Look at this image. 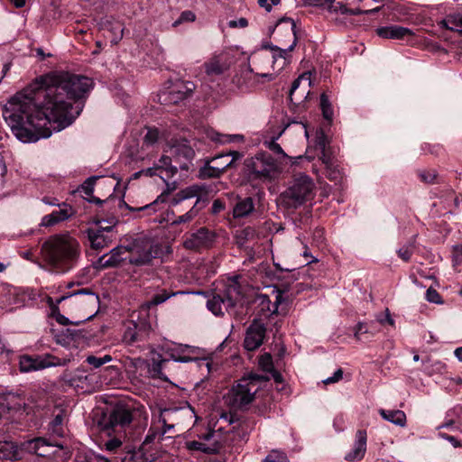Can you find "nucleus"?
Masks as SVG:
<instances>
[{
  "label": "nucleus",
  "instance_id": "6e6d98bb",
  "mask_svg": "<svg viewBox=\"0 0 462 462\" xmlns=\"http://www.w3.org/2000/svg\"><path fill=\"white\" fill-rule=\"evenodd\" d=\"M58 223L59 222H58L57 218H55L54 215L51 212V214L46 215L42 217L41 225L43 226H51Z\"/></svg>",
  "mask_w": 462,
  "mask_h": 462
},
{
  "label": "nucleus",
  "instance_id": "f704fd0d",
  "mask_svg": "<svg viewBox=\"0 0 462 462\" xmlns=\"http://www.w3.org/2000/svg\"><path fill=\"white\" fill-rule=\"evenodd\" d=\"M60 209L54 210L52 214L54 215L55 218H57L58 222H61L64 220H67L73 214V208L66 204L62 203L61 205L59 204Z\"/></svg>",
  "mask_w": 462,
  "mask_h": 462
},
{
  "label": "nucleus",
  "instance_id": "a878e982",
  "mask_svg": "<svg viewBox=\"0 0 462 462\" xmlns=\"http://www.w3.org/2000/svg\"><path fill=\"white\" fill-rule=\"evenodd\" d=\"M380 415L395 425L403 427L406 423V415L400 410H380Z\"/></svg>",
  "mask_w": 462,
  "mask_h": 462
},
{
  "label": "nucleus",
  "instance_id": "aec40b11",
  "mask_svg": "<svg viewBox=\"0 0 462 462\" xmlns=\"http://www.w3.org/2000/svg\"><path fill=\"white\" fill-rule=\"evenodd\" d=\"M199 349L189 345H175L169 348L168 355L171 359L180 363H189L198 359Z\"/></svg>",
  "mask_w": 462,
  "mask_h": 462
},
{
  "label": "nucleus",
  "instance_id": "1a4fd4ad",
  "mask_svg": "<svg viewBox=\"0 0 462 462\" xmlns=\"http://www.w3.org/2000/svg\"><path fill=\"white\" fill-rule=\"evenodd\" d=\"M132 420L131 410L125 405L118 404L104 416L103 430L108 436H112V434L123 436L130 429Z\"/></svg>",
  "mask_w": 462,
  "mask_h": 462
},
{
  "label": "nucleus",
  "instance_id": "e433bc0d",
  "mask_svg": "<svg viewBox=\"0 0 462 462\" xmlns=\"http://www.w3.org/2000/svg\"><path fill=\"white\" fill-rule=\"evenodd\" d=\"M320 108L323 117L328 121H331L333 118V109L329 99L325 93L320 95Z\"/></svg>",
  "mask_w": 462,
  "mask_h": 462
},
{
  "label": "nucleus",
  "instance_id": "f257e3e1",
  "mask_svg": "<svg viewBox=\"0 0 462 462\" xmlns=\"http://www.w3.org/2000/svg\"><path fill=\"white\" fill-rule=\"evenodd\" d=\"M92 86L91 79L69 72L42 76L8 100L3 116L19 141L35 143L71 125L81 109L73 103Z\"/></svg>",
  "mask_w": 462,
  "mask_h": 462
},
{
  "label": "nucleus",
  "instance_id": "ddd939ff",
  "mask_svg": "<svg viewBox=\"0 0 462 462\" xmlns=\"http://www.w3.org/2000/svg\"><path fill=\"white\" fill-rule=\"evenodd\" d=\"M83 233L87 236L91 248L95 250H101L109 246L115 238L112 226L100 227L96 226L87 228Z\"/></svg>",
  "mask_w": 462,
  "mask_h": 462
},
{
  "label": "nucleus",
  "instance_id": "58836bf2",
  "mask_svg": "<svg viewBox=\"0 0 462 462\" xmlns=\"http://www.w3.org/2000/svg\"><path fill=\"white\" fill-rule=\"evenodd\" d=\"M287 21L290 22L291 24V31L294 34V40H293V42L288 47V49H281L278 47L276 48V51H278L277 56L280 58H283V59L286 58V56L289 52L293 51V49L295 48V46L297 44V37H296V31H295L296 24L292 19H288ZM273 58L276 59V55H274Z\"/></svg>",
  "mask_w": 462,
  "mask_h": 462
},
{
  "label": "nucleus",
  "instance_id": "ea45409f",
  "mask_svg": "<svg viewBox=\"0 0 462 462\" xmlns=\"http://www.w3.org/2000/svg\"><path fill=\"white\" fill-rule=\"evenodd\" d=\"M110 361H112V356L110 355H105L103 356H88L86 358V362L94 368H99Z\"/></svg>",
  "mask_w": 462,
  "mask_h": 462
},
{
  "label": "nucleus",
  "instance_id": "a18cd8bd",
  "mask_svg": "<svg viewBox=\"0 0 462 462\" xmlns=\"http://www.w3.org/2000/svg\"><path fill=\"white\" fill-rule=\"evenodd\" d=\"M413 247H414L413 242H411V243L403 245L397 251L398 256L404 262L410 261L411 257L413 254Z\"/></svg>",
  "mask_w": 462,
  "mask_h": 462
},
{
  "label": "nucleus",
  "instance_id": "f8f14e48",
  "mask_svg": "<svg viewBox=\"0 0 462 462\" xmlns=\"http://www.w3.org/2000/svg\"><path fill=\"white\" fill-rule=\"evenodd\" d=\"M166 152L173 157L174 162L179 165L180 169L184 171L189 169V162H190L195 156V152L187 140H175L171 142Z\"/></svg>",
  "mask_w": 462,
  "mask_h": 462
},
{
  "label": "nucleus",
  "instance_id": "6ab92c4d",
  "mask_svg": "<svg viewBox=\"0 0 462 462\" xmlns=\"http://www.w3.org/2000/svg\"><path fill=\"white\" fill-rule=\"evenodd\" d=\"M367 433L365 430H358L352 449L345 455L347 462H357L364 458L366 452Z\"/></svg>",
  "mask_w": 462,
  "mask_h": 462
},
{
  "label": "nucleus",
  "instance_id": "2eb2a0df",
  "mask_svg": "<svg viewBox=\"0 0 462 462\" xmlns=\"http://www.w3.org/2000/svg\"><path fill=\"white\" fill-rule=\"evenodd\" d=\"M266 328L265 326L256 320L246 329L245 337L244 339V347L247 351H254L260 347L265 337Z\"/></svg>",
  "mask_w": 462,
  "mask_h": 462
},
{
  "label": "nucleus",
  "instance_id": "b1692460",
  "mask_svg": "<svg viewBox=\"0 0 462 462\" xmlns=\"http://www.w3.org/2000/svg\"><path fill=\"white\" fill-rule=\"evenodd\" d=\"M439 24L441 28L462 33V14H448Z\"/></svg>",
  "mask_w": 462,
  "mask_h": 462
},
{
  "label": "nucleus",
  "instance_id": "dca6fc26",
  "mask_svg": "<svg viewBox=\"0 0 462 462\" xmlns=\"http://www.w3.org/2000/svg\"><path fill=\"white\" fill-rule=\"evenodd\" d=\"M233 83L241 92H249L256 86L258 81L255 79L250 65L245 64L233 78Z\"/></svg>",
  "mask_w": 462,
  "mask_h": 462
},
{
  "label": "nucleus",
  "instance_id": "13d9d810",
  "mask_svg": "<svg viewBox=\"0 0 462 462\" xmlns=\"http://www.w3.org/2000/svg\"><path fill=\"white\" fill-rule=\"evenodd\" d=\"M228 25L231 28H237V27L245 28L248 25V21L245 18L242 17V18H239L238 20L229 21Z\"/></svg>",
  "mask_w": 462,
  "mask_h": 462
},
{
  "label": "nucleus",
  "instance_id": "4be33fe9",
  "mask_svg": "<svg viewBox=\"0 0 462 462\" xmlns=\"http://www.w3.org/2000/svg\"><path fill=\"white\" fill-rule=\"evenodd\" d=\"M208 189L206 185L195 184L189 186L175 194V196L172 198L171 201V205L177 206L185 199H189L195 197L201 198L203 195L208 194Z\"/></svg>",
  "mask_w": 462,
  "mask_h": 462
},
{
  "label": "nucleus",
  "instance_id": "393cba45",
  "mask_svg": "<svg viewBox=\"0 0 462 462\" xmlns=\"http://www.w3.org/2000/svg\"><path fill=\"white\" fill-rule=\"evenodd\" d=\"M208 163L203 166L199 171V176L202 178H217L219 177L226 168L230 167V162H225V164H211Z\"/></svg>",
  "mask_w": 462,
  "mask_h": 462
},
{
  "label": "nucleus",
  "instance_id": "69168bd1",
  "mask_svg": "<svg viewBox=\"0 0 462 462\" xmlns=\"http://www.w3.org/2000/svg\"><path fill=\"white\" fill-rule=\"evenodd\" d=\"M453 414H456L457 417L456 421L462 425V406L455 407L452 411H449L448 412V417H452Z\"/></svg>",
  "mask_w": 462,
  "mask_h": 462
},
{
  "label": "nucleus",
  "instance_id": "864d4df0",
  "mask_svg": "<svg viewBox=\"0 0 462 462\" xmlns=\"http://www.w3.org/2000/svg\"><path fill=\"white\" fill-rule=\"evenodd\" d=\"M111 32L115 34V38L112 40V42L116 44L123 37V27L121 24L117 23L116 26H113Z\"/></svg>",
  "mask_w": 462,
  "mask_h": 462
},
{
  "label": "nucleus",
  "instance_id": "5fc2aeb1",
  "mask_svg": "<svg viewBox=\"0 0 462 462\" xmlns=\"http://www.w3.org/2000/svg\"><path fill=\"white\" fill-rule=\"evenodd\" d=\"M82 462H109L106 458L95 453L87 454Z\"/></svg>",
  "mask_w": 462,
  "mask_h": 462
},
{
  "label": "nucleus",
  "instance_id": "bf43d9fd",
  "mask_svg": "<svg viewBox=\"0 0 462 462\" xmlns=\"http://www.w3.org/2000/svg\"><path fill=\"white\" fill-rule=\"evenodd\" d=\"M327 144V139L325 134L321 132L316 139V147L318 149H320L322 152L324 153Z\"/></svg>",
  "mask_w": 462,
  "mask_h": 462
},
{
  "label": "nucleus",
  "instance_id": "473e14b6",
  "mask_svg": "<svg viewBox=\"0 0 462 462\" xmlns=\"http://www.w3.org/2000/svg\"><path fill=\"white\" fill-rule=\"evenodd\" d=\"M185 291H176V292H168L166 290H162L159 292L155 293L152 299L149 301V306H156L159 304L163 303L168 299H170L171 296L177 295V294H184Z\"/></svg>",
  "mask_w": 462,
  "mask_h": 462
},
{
  "label": "nucleus",
  "instance_id": "72a5a7b5",
  "mask_svg": "<svg viewBox=\"0 0 462 462\" xmlns=\"http://www.w3.org/2000/svg\"><path fill=\"white\" fill-rule=\"evenodd\" d=\"M5 296L8 305L19 304L23 300L21 299V289L15 287H7Z\"/></svg>",
  "mask_w": 462,
  "mask_h": 462
},
{
  "label": "nucleus",
  "instance_id": "a19ab883",
  "mask_svg": "<svg viewBox=\"0 0 462 462\" xmlns=\"http://www.w3.org/2000/svg\"><path fill=\"white\" fill-rule=\"evenodd\" d=\"M100 176H91L88 178L79 187V190H81L86 196H92L94 192V186L96 184L97 180H98Z\"/></svg>",
  "mask_w": 462,
  "mask_h": 462
},
{
  "label": "nucleus",
  "instance_id": "cd10ccee",
  "mask_svg": "<svg viewBox=\"0 0 462 462\" xmlns=\"http://www.w3.org/2000/svg\"><path fill=\"white\" fill-rule=\"evenodd\" d=\"M204 67L206 74L208 77L221 75L226 69L225 65L220 62L218 57H213L204 64Z\"/></svg>",
  "mask_w": 462,
  "mask_h": 462
},
{
  "label": "nucleus",
  "instance_id": "052dcab7",
  "mask_svg": "<svg viewBox=\"0 0 462 462\" xmlns=\"http://www.w3.org/2000/svg\"><path fill=\"white\" fill-rule=\"evenodd\" d=\"M225 155H226V159H228V157H231L230 160H228L227 162H230V167L233 165V163L241 159L243 157V154L238 152V151H229L228 152L226 153H224Z\"/></svg>",
  "mask_w": 462,
  "mask_h": 462
},
{
  "label": "nucleus",
  "instance_id": "e2e57ef3",
  "mask_svg": "<svg viewBox=\"0 0 462 462\" xmlns=\"http://www.w3.org/2000/svg\"><path fill=\"white\" fill-rule=\"evenodd\" d=\"M270 303H271V301H270L268 296H266V295L261 296V304L263 306L267 305L269 311H271L272 313H276L278 311V305H277L278 301L276 300V302L273 306V309L269 308Z\"/></svg>",
  "mask_w": 462,
  "mask_h": 462
},
{
  "label": "nucleus",
  "instance_id": "774afa93",
  "mask_svg": "<svg viewBox=\"0 0 462 462\" xmlns=\"http://www.w3.org/2000/svg\"><path fill=\"white\" fill-rule=\"evenodd\" d=\"M141 453H142L141 450L133 451L132 453H130V459L133 460L134 462H147L148 461L147 458H140L139 457Z\"/></svg>",
  "mask_w": 462,
  "mask_h": 462
},
{
  "label": "nucleus",
  "instance_id": "3c124183",
  "mask_svg": "<svg viewBox=\"0 0 462 462\" xmlns=\"http://www.w3.org/2000/svg\"><path fill=\"white\" fill-rule=\"evenodd\" d=\"M426 299L428 301L432 302V303H440L441 302V297H440L439 293L432 288H430L427 290Z\"/></svg>",
  "mask_w": 462,
  "mask_h": 462
},
{
  "label": "nucleus",
  "instance_id": "603ef678",
  "mask_svg": "<svg viewBox=\"0 0 462 462\" xmlns=\"http://www.w3.org/2000/svg\"><path fill=\"white\" fill-rule=\"evenodd\" d=\"M453 263L455 266L462 263V245L453 247Z\"/></svg>",
  "mask_w": 462,
  "mask_h": 462
},
{
  "label": "nucleus",
  "instance_id": "20e7f679",
  "mask_svg": "<svg viewBox=\"0 0 462 462\" xmlns=\"http://www.w3.org/2000/svg\"><path fill=\"white\" fill-rule=\"evenodd\" d=\"M151 324L145 319L128 320L123 334L122 342L129 352L136 354L150 348Z\"/></svg>",
  "mask_w": 462,
  "mask_h": 462
},
{
  "label": "nucleus",
  "instance_id": "a211bd4d",
  "mask_svg": "<svg viewBox=\"0 0 462 462\" xmlns=\"http://www.w3.org/2000/svg\"><path fill=\"white\" fill-rule=\"evenodd\" d=\"M129 247L116 246L109 254H105L98 259V264L102 268H111L118 266L122 262L128 261Z\"/></svg>",
  "mask_w": 462,
  "mask_h": 462
},
{
  "label": "nucleus",
  "instance_id": "2f4dec72",
  "mask_svg": "<svg viewBox=\"0 0 462 462\" xmlns=\"http://www.w3.org/2000/svg\"><path fill=\"white\" fill-rule=\"evenodd\" d=\"M209 136L212 141L219 143L241 142L244 140V136L241 134H221L219 133H212Z\"/></svg>",
  "mask_w": 462,
  "mask_h": 462
},
{
  "label": "nucleus",
  "instance_id": "0eeeda50",
  "mask_svg": "<svg viewBox=\"0 0 462 462\" xmlns=\"http://www.w3.org/2000/svg\"><path fill=\"white\" fill-rule=\"evenodd\" d=\"M241 299L240 285L236 282H232L221 293H215L208 300L207 307L214 315H223L224 311L230 312Z\"/></svg>",
  "mask_w": 462,
  "mask_h": 462
},
{
  "label": "nucleus",
  "instance_id": "4c0bfd02",
  "mask_svg": "<svg viewBox=\"0 0 462 462\" xmlns=\"http://www.w3.org/2000/svg\"><path fill=\"white\" fill-rule=\"evenodd\" d=\"M64 420V415L63 412H60L57 414L53 420L50 423V430L52 431L53 434L61 437L63 436L64 430L62 428Z\"/></svg>",
  "mask_w": 462,
  "mask_h": 462
},
{
  "label": "nucleus",
  "instance_id": "7c9ffc66",
  "mask_svg": "<svg viewBox=\"0 0 462 462\" xmlns=\"http://www.w3.org/2000/svg\"><path fill=\"white\" fill-rule=\"evenodd\" d=\"M302 83H306L308 87H310L311 84V76L309 72H304L300 75L291 84V88L289 93V98L291 102H293V96L295 91L300 88Z\"/></svg>",
  "mask_w": 462,
  "mask_h": 462
},
{
  "label": "nucleus",
  "instance_id": "f03ea898",
  "mask_svg": "<svg viewBox=\"0 0 462 462\" xmlns=\"http://www.w3.org/2000/svg\"><path fill=\"white\" fill-rule=\"evenodd\" d=\"M42 254L51 267L59 272H67L73 267L79 255V245L69 236H53L42 244Z\"/></svg>",
  "mask_w": 462,
  "mask_h": 462
},
{
  "label": "nucleus",
  "instance_id": "39448f33",
  "mask_svg": "<svg viewBox=\"0 0 462 462\" xmlns=\"http://www.w3.org/2000/svg\"><path fill=\"white\" fill-rule=\"evenodd\" d=\"M249 175L253 180L263 182L272 181L281 173L280 162L269 152L255 154L247 162Z\"/></svg>",
  "mask_w": 462,
  "mask_h": 462
},
{
  "label": "nucleus",
  "instance_id": "4468645a",
  "mask_svg": "<svg viewBox=\"0 0 462 462\" xmlns=\"http://www.w3.org/2000/svg\"><path fill=\"white\" fill-rule=\"evenodd\" d=\"M195 89V84L190 81L174 84L168 91L159 95V100L163 105L178 104L189 96Z\"/></svg>",
  "mask_w": 462,
  "mask_h": 462
},
{
  "label": "nucleus",
  "instance_id": "c85d7f7f",
  "mask_svg": "<svg viewBox=\"0 0 462 462\" xmlns=\"http://www.w3.org/2000/svg\"><path fill=\"white\" fill-rule=\"evenodd\" d=\"M417 175L420 180L426 184L440 183L442 180L436 170H419Z\"/></svg>",
  "mask_w": 462,
  "mask_h": 462
},
{
  "label": "nucleus",
  "instance_id": "f3484780",
  "mask_svg": "<svg viewBox=\"0 0 462 462\" xmlns=\"http://www.w3.org/2000/svg\"><path fill=\"white\" fill-rule=\"evenodd\" d=\"M154 258L152 245H144L143 246L134 245L129 247L128 262L136 266H143L150 263Z\"/></svg>",
  "mask_w": 462,
  "mask_h": 462
},
{
  "label": "nucleus",
  "instance_id": "c03bdc74",
  "mask_svg": "<svg viewBox=\"0 0 462 462\" xmlns=\"http://www.w3.org/2000/svg\"><path fill=\"white\" fill-rule=\"evenodd\" d=\"M263 462H290L286 454L280 450H272L263 459Z\"/></svg>",
  "mask_w": 462,
  "mask_h": 462
},
{
  "label": "nucleus",
  "instance_id": "412c9836",
  "mask_svg": "<svg viewBox=\"0 0 462 462\" xmlns=\"http://www.w3.org/2000/svg\"><path fill=\"white\" fill-rule=\"evenodd\" d=\"M376 33L383 39L402 40L413 35L411 29L400 25L383 26L376 29Z\"/></svg>",
  "mask_w": 462,
  "mask_h": 462
},
{
  "label": "nucleus",
  "instance_id": "c9c22d12",
  "mask_svg": "<svg viewBox=\"0 0 462 462\" xmlns=\"http://www.w3.org/2000/svg\"><path fill=\"white\" fill-rule=\"evenodd\" d=\"M198 203V201L196 202ZM196 205L195 204L188 212H186L185 214L181 215V216H179L177 217L176 218H174L171 222V225L172 226H177V225H180V224H184V223H189L190 222L191 220H193L199 211L198 209H196Z\"/></svg>",
  "mask_w": 462,
  "mask_h": 462
},
{
  "label": "nucleus",
  "instance_id": "5701e85b",
  "mask_svg": "<svg viewBox=\"0 0 462 462\" xmlns=\"http://www.w3.org/2000/svg\"><path fill=\"white\" fill-rule=\"evenodd\" d=\"M254 209V200L251 197L239 199L233 208V217L242 218L247 217Z\"/></svg>",
  "mask_w": 462,
  "mask_h": 462
},
{
  "label": "nucleus",
  "instance_id": "0e129e2a",
  "mask_svg": "<svg viewBox=\"0 0 462 462\" xmlns=\"http://www.w3.org/2000/svg\"><path fill=\"white\" fill-rule=\"evenodd\" d=\"M379 11V7H376L374 9H372V10H362V9H359V8H356V9H349L348 8V12H347V14H350V15H359V14H372V13H376Z\"/></svg>",
  "mask_w": 462,
  "mask_h": 462
},
{
  "label": "nucleus",
  "instance_id": "9b49d317",
  "mask_svg": "<svg viewBox=\"0 0 462 462\" xmlns=\"http://www.w3.org/2000/svg\"><path fill=\"white\" fill-rule=\"evenodd\" d=\"M216 237L215 232L207 227H200L187 236L183 242V246L194 251L208 249L214 245Z\"/></svg>",
  "mask_w": 462,
  "mask_h": 462
},
{
  "label": "nucleus",
  "instance_id": "de8ad7c7",
  "mask_svg": "<svg viewBox=\"0 0 462 462\" xmlns=\"http://www.w3.org/2000/svg\"><path fill=\"white\" fill-rule=\"evenodd\" d=\"M196 19V15L192 11H183L180 17L173 23V26H177L182 23L193 22Z\"/></svg>",
  "mask_w": 462,
  "mask_h": 462
},
{
  "label": "nucleus",
  "instance_id": "8fccbe9b",
  "mask_svg": "<svg viewBox=\"0 0 462 462\" xmlns=\"http://www.w3.org/2000/svg\"><path fill=\"white\" fill-rule=\"evenodd\" d=\"M328 11L330 13H340L342 14H347L348 8L342 2H336L335 4L328 6Z\"/></svg>",
  "mask_w": 462,
  "mask_h": 462
},
{
  "label": "nucleus",
  "instance_id": "680f3d73",
  "mask_svg": "<svg viewBox=\"0 0 462 462\" xmlns=\"http://www.w3.org/2000/svg\"><path fill=\"white\" fill-rule=\"evenodd\" d=\"M268 148L277 154H281L283 157L286 156L285 152H283L282 148L279 143H277L274 140L268 143Z\"/></svg>",
  "mask_w": 462,
  "mask_h": 462
},
{
  "label": "nucleus",
  "instance_id": "9d476101",
  "mask_svg": "<svg viewBox=\"0 0 462 462\" xmlns=\"http://www.w3.org/2000/svg\"><path fill=\"white\" fill-rule=\"evenodd\" d=\"M66 364L62 360L51 354L29 356L23 355L19 360V368L23 373L42 370L52 366H60Z\"/></svg>",
  "mask_w": 462,
  "mask_h": 462
},
{
  "label": "nucleus",
  "instance_id": "79ce46f5",
  "mask_svg": "<svg viewBox=\"0 0 462 462\" xmlns=\"http://www.w3.org/2000/svg\"><path fill=\"white\" fill-rule=\"evenodd\" d=\"M258 365L263 372L268 374L274 369L273 358L269 353H265L260 356Z\"/></svg>",
  "mask_w": 462,
  "mask_h": 462
},
{
  "label": "nucleus",
  "instance_id": "bb28decb",
  "mask_svg": "<svg viewBox=\"0 0 462 462\" xmlns=\"http://www.w3.org/2000/svg\"><path fill=\"white\" fill-rule=\"evenodd\" d=\"M187 447L189 450L201 451L206 454H214L219 449V445L217 443L208 445L199 440L188 442Z\"/></svg>",
  "mask_w": 462,
  "mask_h": 462
},
{
  "label": "nucleus",
  "instance_id": "c756f323",
  "mask_svg": "<svg viewBox=\"0 0 462 462\" xmlns=\"http://www.w3.org/2000/svg\"><path fill=\"white\" fill-rule=\"evenodd\" d=\"M83 294L95 296V293L92 292L89 289L84 288V289L75 291L71 293H69L68 295H63L60 298H57L55 300V303L53 302V300L51 298H49L48 303H49L50 307L51 308V310L54 311L55 310H58V305L64 300H66L69 297H73V296H77V295H83Z\"/></svg>",
  "mask_w": 462,
  "mask_h": 462
},
{
  "label": "nucleus",
  "instance_id": "4d7b16f0",
  "mask_svg": "<svg viewBox=\"0 0 462 462\" xmlns=\"http://www.w3.org/2000/svg\"><path fill=\"white\" fill-rule=\"evenodd\" d=\"M343 377V371L342 369H337L334 374L330 377H328L323 381L325 384L334 383L341 380Z\"/></svg>",
  "mask_w": 462,
  "mask_h": 462
},
{
  "label": "nucleus",
  "instance_id": "37998d69",
  "mask_svg": "<svg viewBox=\"0 0 462 462\" xmlns=\"http://www.w3.org/2000/svg\"><path fill=\"white\" fill-rule=\"evenodd\" d=\"M126 434L120 436L119 434H112L111 439L106 442V448L109 451L116 450L123 444Z\"/></svg>",
  "mask_w": 462,
  "mask_h": 462
},
{
  "label": "nucleus",
  "instance_id": "423d86ee",
  "mask_svg": "<svg viewBox=\"0 0 462 462\" xmlns=\"http://www.w3.org/2000/svg\"><path fill=\"white\" fill-rule=\"evenodd\" d=\"M313 189L312 180L307 175H300L281 194L280 201L288 208H297L312 199Z\"/></svg>",
  "mask_w": 462,
  "mask_h": 462
},
{
  "label": "nucleus",
  "instance_id": "6e6552de",
  "mask_svg": "<svg viewBox=\"0 0 462 462\" xmlns=\"http://www.w3.org/2000/svg\"><path fill=\"white\" fill-rule=\"evenodd\" d=\"M172 159L170 155H162L155 163L156 168L160 171L159 176L164 180L167 185L166 190L157 197L152 203L143 207L136 208L137 210H148L156 212L160 208V205L164 204L171 194L175 189V183H169L167 180L172 178L178 171V167L171 164Z\"/></svg>",
  "mask_w": 462,
  "mask_h": 462
},
{
  "label": "nucleus",
  "instance_id": "7ed1b4c3",
  "mask_svg": "<svg viewBox=\"0 0 462 462\" xmlns=\"http://www.w3.org/2000/svg\"><path fill=\"white\" fill-rule=\"evenodd\" d=\"M269 376L256 373H248L239 379L229 390L227 402L233 408L238 409L251 403L256 393L261 389L263 383L267 382Z\"/></svg>",
  "mask_w": 462,
  "mask_h": 462
},
{
  "label": "nucleus",
  "instance_id": "338daca9",
  "mask_svg": "<svg viewBox=\"0 0 462 462\" xmlns=\"http://www.w3.org/2000/svg\"><path fill=\"white\" fill-rule=\"evenodd\" d=\"M439 436L447 440H448L452 445L453 447L455 448H458V447H461L462 446V443L457 440L455 437L453 436H450V435H447V434H444V433H440Z\"/></svg>",
  "mask_w": 462,
  "mask_h": 462
},
{
  "label": "nucleus",
  "instance_id": "49530a36",
  "mask_svg": "<svg viewBox=\"0 0 462 462\" xmlns=\"http://www.w3.org/2000/svg\"><path fill=\"white\" fill-rule=\"evenodd\" d=\"M16 450L13 445L9 443H5L0 448V457H4L5 459H13L15 457Z\"/></svg>",
  "mask_w": 462,
  "mask_h": 462
},
{
  "label": "nucleus",
  "instance_id": "09e8293b",
  "mask_svg": "<svg viewBox=\"0 0 462 462\" xmlns=\"http://www.w3.org/2000/svg\"><path fill=\"white\" fill-rule=\"evenodd\" d=\"M159 139V131L156 128H149L144 136V143L146 144H153Z\"/></svg>",
  "mask_w": 462,
  "mask_h": 462
}]
</instances>
